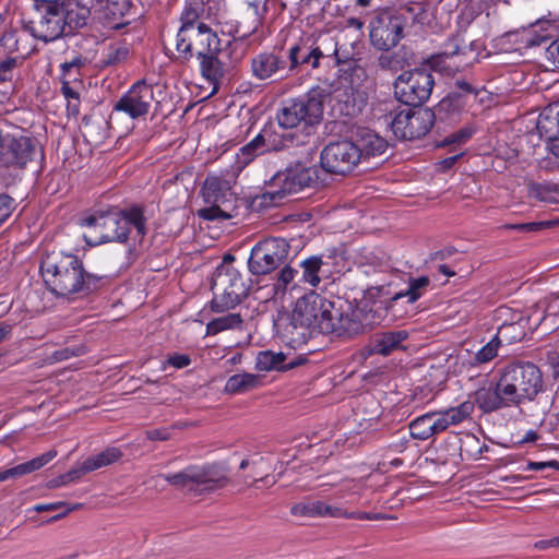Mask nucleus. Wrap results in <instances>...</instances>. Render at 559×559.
Returning a JSON list of instances; mask_svg holds the SVG:
<instances>
[{"mask_svg": "<svg viewBox=\"0 0 559 559\" xmlns=\"http://www.w3.org/2000/svg\"><path fill=\"white\" fill-rule=\"evenodd\" d=\"M542 386V372L534 364L515 362L501 370L495 386L477 390L475 400L484 413H491L534 400Z\"/></svg>", "mask_w": 559, "mask_h": 559, "instance_id": "nucleus-1", "label": "nucleus"}, {"mask_svg": "<svg viewBox=\"0 0 559 559\" xmlns=\"http://www.w3.org/2000/svg\"><path fill=\"white\" fill-rule=\"evenodd\" d=\"M40 271L49 289L62 297L96 290L104 277L86 273L76 255L61 251L47 253L41 259Z\"/></svg>", "mask_w": 559, "mask_h": 559, "instance_id": "nucleus-2", "label": "nucleus"}, {"mask_svg": "<svg viewBox=\"0 0 559 559\" xmlns=\"http://www.w3.org/2000/svg\"><path fill=\"white\" fill-rule=\"evenodd\" d=\"M333 302L322 296L310 293L297 299L290 321L285 326V336L293 345L306 343L313 332L330 334Z\"/></svg>", "mask_w": 559, "mask_h": 559, "instance_id": "nucleus-3", "label": "nucleus"}, {"mask_svg": "<svg viewBox=\"0 0 559 559\" xmlns=\"http://www.w3.org/2000/svg\"><path fill=\"white\" fill-rule=\"evenodd\" d=\"M82 224L91 229L90 236H85L90 245L110 241L123 242L128 239L131 225L136 229L139 236L143 237L146 233L143 211L139 206L96 213L85 217Z\"/></svg>", "mask_w": 559, "mask_h": 559, "instance_id": "nucleus-4", "label": "nucleus"}, {"mask_svg": "<svg viewBox=\"0 0 559 559\" xmlns=\"http://www.w3.org/2000/svg\"><path fill=\"white\" fill-rule=\"evenodd\" d=\"M152 102L153 87L144 81H138L116 102L108 120L95 119L84 123V136L95 144L104 142L108 136L107 129L112 124L116 115L123 112L132 119H139L148 114Z\"/></svg>", "mask_w": 559, "mask_h": 559, "instance_id": "nucleus-5", "label": "nucleus"}, {"mask_svg": "<svg viewBox=\"0 0 559 559\" xmlns=\"http://www.w3.org/2000/svg\"><path fill=\"white\" fill-rule=\"evenodd\" d=\"M326 95L325 90L317 86L302 97L285 100L276 115L278 124L284 129H293L302 122L308 126L319 123Z\"/></svg>", "mask_w": 559, "mask_h": 559, "instance_id": "nucleus-6", "label": "nucleus"}, {"mask_svg": "<svg viewBox=\"0 0 559 559\" xmlns=\"http://www.w3.org/2000/svg\"><path fill=\"white\" fill-rule=\"evenodd\" d=\"M318 168L307 167L301 163L276 173L265 186L263 199L272 205H278L283 199L297 193L318 181Z\"/></svg>", "mask_w": 559, "mask_h": 559, "instance_id": "nucleus-7", "label": "nucleus"}, {"mask_svg": "<svg viewBox=\"0 0 559 559\" xmlns=\"http://www.w3.org/2000/svg\"><path fill=\"white\" fill-rule=\"evenodd\" d=\"M171 486L194 495L210 493L229 483L228 477L214 466L191 465L175 473L160 475Z\"/></svg>", "mask_w": 559, "mask_h": 559, "instance_id": "nucleus-8", "label": "nucleus"}, {"mask_svg": "<svg viewBox=\"0 0 559 559\" xmlns=\"http://www.w3.org/2000/svg\"><path fill=\"white\" fill-rule=\"evenodd\" d=\"M249 288L248 281L231 263L222 265L213 280L216 292L211 302L212 310L223 312L235 308L247 297Z\"/></svg>", "mask_w": 559, "mask_h": 559, "instance_id": "nucleus-9", "label": "nucleus"}, {"mask_svg": "<svg viewBox=\"0 0 559 559\" xmlns=\"http://www.w3.org/2000/svg\"><path fill=\"white\" fill-rule=\"evenodd\" d=\"M218 46L219 38L205 23L181 24L177 33L176 49L186 60L192 57L201 59L209 53L218 52Z\"/></svg>", "mask_w": 559, "mask_h": 559, "instance_id": "nucleus-10", "label": "nucleus"}, {"mask_svg": "<svg viewBox=\"0 0 559 559\" xmlns=\"http://www.w3.org/2000/svg\"><path fill=\"white\" fill-rule=\"evenodd\" d=\"M58 3L52 0L36 2L34 11L23 19V28L34 38L44 43L53 41L66 35Z\"/></svg>", "mask_w": 559, "mask_h": 559, "instance_id": "nucleus-11", "label": "nucleus"}, {"mask_svg": "<svg viewBox=\"0 0 559 559\" xmlns=\"http://www.w3.org/2000/svg\"><path fill=\"white\" fill-rule=\"evenodd\" d=\"M435 80L427 69H414L401 73L394 82V95L408 106H421L431 95Z\"/></svg>", "mask_w": 559, "mask_h": 559, "instance_id": "nucleus-12", "label": "nucleus"}, {"mask_svg": "<svg viewBox=\"0 0 559 559\" xmlns=\"http://www.w3.org/2000/svg\"><path fill=\"white\" fill-rule=\"evenodd\" d=\"M289 245L283 238H266L253 246L248 269L253 275H266L282 265L289 253Z\"/></svg>", "mask_w": 559, "mask_h": 559, "instance_id": "nucleus-13", "label": "nucleus"}, {"mask_svg": "<svg viewBox=\"0 0 559 559\" xmlns=\"http://www.w3.org/2000/svg\"><path fill=\"white\" fill-rule=\"evenodd\" d=\"M405 21L399 11L384 9L370 22V40L379 50L388 51L395 47L402 38Z\"/></svg>", "mask_w": 559, "mask_h": 559, "instance_id": "nucleus-14", "label": "nucleus"}, {"mask_svg": "<svg viewBox=\"0 0 559 559\" xmlns=\"http://www.w3.org/2000/svg\"><path fill=\"white\" fill-rule=\"evenodd\" d=\"M360 152L354 141L341 140L331 142L320 154L321 167L330 174L346 175L360 163Z\"/></svg>", "mask_w": 559, "mask_h": 559, "instance_id": "nucleus-15", "label": "nucleus"}, {"mask_svg": "<svg viewBox=\"0 0 559 559\" xmlns=\"http://www.w3.org/2000/svg\"><path fill=\"white\" fill-rule=\"evenodd\" d=\"M380 322V316L371 308L368 309L367 305L353 309L349 313H338L337 310H332L333 330L330 334H335L342 337H354L362 334L372 329Z\"/></svg>", "mask_w": 559, "mask_h": 559, "instance_id": "nucleus-16", "label": "nucleus"}, {"mask_svg": "<svg viewBox=\"0 0 559 559\" xmlns=\"http://www.w3.org/2000/svg\"><path fill=\"white\" fill-rule=\"evenodd\" d=\"M473 60L472 43H466L464 36L455 35L445 44L443 51L431 57L430 66L440 72L451 74L468 66Z\"/></svg>", "mask_w": 559, "mask_h": 559, "instance_id": "nucleus-17", "label": "nucleus"}, {"mask_svg": "<svg viewBox=\"0 0 559 559\" xmlns=\"http://www.w3.org/2000/svg\"><path fill=\"white\" fill-rule=\"evenodd\" d=\"M433 120L435 114L427 108L402 110L393 118L391 129L401 140H415L430 131Z\"/></svg>", "mask_w": 559, "mask_h": 559, "instance_id": "nucleus-18", "label": "nucleus"}, {"mask_svg": "<svg viewBox=\"0 0 559 559\" xmlns=\"http://www.w3.org/2000/svg\"><path fill=\"white\" fill-rule=\"evenodd\" d=\"M94 14L99 23L110 29H120L135 19L130 0H97Z\"/></svg>", "mask_w": 559, "mask_h": 559, "instance_id": "nucleus-19", "label": "nucleus"}, {"mask_svg": "<svg viewBox=\"0 0 559 559\" xmlns=\"http://www.w3.org/2000/svg\"><path fill=\"white\" fill-rule=\"evenodd\" d=\"M37 153L36 142L28 136L7 139L0 151V163L5 167L24 168Z\"/></svg>", "mask_w": 559, "mask_h": 559, "instance_id": "nucleus-20", "label": "nucleus"}, {"mask_svg": "<svg viewBox=\"0 0 559 559\" xmlns=\"http://www.w3.org/2000/svg\"><path fill=\"white\" fill-rule=\"evenodd\" d=\"M496 319L503 320L495 335L501 345L521 341L525 335L522 317L519 313H513L510 308L500 307L496 311Z\"/></svg>", "mask_w": 559, "mask_h": 559, "instance_id": "nucleus-21", "label": "nucleus"}, {"mask_svg": "<svg viewBox=\"0 0 559 559\" xmlns=\"http://www.w3.org/2000/svg\"><path fill=\"white\" fill-rule=\"evenodd\" d=\"M58 13L62 17L66 35L71 34L74 29L86 25V21L91 15V9L82 4L79 0H59Z\"/></svg>", "mask_w": 559, "mask_h": 559, "instance_id": "nucleus-22", "label": "nucleus"}, {"mask_svg": "<svg viewBox=\"0 0 559 559\" xmlns=\"http://www.w3.org/2000/svg\"><path fill=\"white\" fill-rule=\"evenodd\" d=\"M287 58L292 72L305 64H310L312 69H317L320 66L321 58H323V52L310 39H305L288 49Z\"/></svg>", "mask_w": 559, "mask_h": 559, "instance_id": "nucleus-23", "label": "nucleus"}, {"mask_svg": "<svg viewBox=\"0 0 559 559\" xmlns=\"http://www.w3.org/2000/svg\"><path fill=\"white\" fill-rule=\"evenodd\" d=\"M285 67L286 60L275 52H261L251 59V73L261 81L271 79Z\"/></svg>", "mask_w": 559, "mask_h": 559, "instance_id": "nucleus-24", "label": "nucleus"}, {"mask_svg": "<svg viewBox=\"0 0 559 559\" xmlns=\"http://www.w3.org/2000/svg\"><path fill=\"white\" fill-rule=\"evenodd\" d=\"M537 131L540 138L550 143L559 142V102L548 105L539 114Z\"/></svg>", "mask_w": 559, "mask_h": 559, "instance_id": "nucleus-25", "label": "nucleus"}, {"mask_svg": "<svg viewBox=\"0 0 559 559\" xmlns=\"http://www.w3.org/2000/svg\"><path fill=\"white\" fill-rule=\"evenodd\" d=\"M407 338L408 332L405 330L377 333L370 342V352L388 356L392 352L403 348L402 343Z\"/></svg>", "mask_w": 559, "mask_h": 559, "instance_id": "nucleus-26", "label": "nucleus"}, {"mask_svg": "<svg viewBox=\"0 0 559 559\" xmlns=\"http://www.w3.org/2000/svg\"><path fill=\"white\" fill-rule=\"evenodd\" d=\"M360 151V162L370 157L382 156L388 148V141L371 130H362L354 142Z\"/></svg>", "mask_w": 559, "mask_h": 559, "instance_id": "nucleus-27", "label": "nucleus"}, {"mask_svg": "<svg viewBox=\"0 0 559 559\" xmlns=\"http://www.w3.org/2000/svg\"><path fill=\"white\" fill-rule=\"evenodd\" d=\"M227 56L218 46V52L201 58V72L212 83H217L229 71V64L224 59Z\"/></svg>", "mask_w": 559, "mask_h": 559, "instance_id": "nucleus-28", "label": "nucleus"}, {"mask_svg": "<svg viewBox=\"0 0 559 559\" xmlns=\"http://www.w3.org/2000/svg\"><path fill=\"white\" fill-rule=\"evenodd\" d=\"M57 451L50 450L40 456H37L28 462L19 464L14 467L0 471V483L9 480V479H16L19 477H22L24 475H27L34 471H37L41 468L44 465L49 463L53 457H56Z\"/></svg>", "mask_w": 559, "mask_h": 559, "instance_id": "nucleus-29", "label": "nucleus"}, {"mask_svg": "<svg viewBox=\"0 0 559 559\" xmlns=\"http://www.w3.org/2000/svg\"><path fill=\"white\" fill-rule=\"evenodd\" d=\"M264 134H258L252 141L243 145L237 154V169L241 170L249 163H251L258 155L269 151Z\"/></svg>", "mask_w": 559, "mask_h": 559, "instance_id": "nucleus-30", "label": "nucleus"}, {"mask_svg": "<svg viewBox=\"0 0 559 559\" xmlns=\"http://www.w3.org/2000/svg\"><path fill=\"white\" fill-rule=\"evenodd\" d=\"M261 385V378L253 373H238L228 378L225 384V392L241 394Z\"/></svg>", "mask_w": 559, "mask_h": 559, "instance_id": "nucleus-31", "label": "nucleus"}, {"mask_svg": "<svg viewBox=\"0 0 559 559\" xmlns=\"http://www.w3.org/2000/svg\"><path fill=\"white\" fill-rule=\"evenodd\" d=\"M214 17L215 15L212 13L210 5L204 7L200 1L190 0L180 19L182 24H199L204 23V21H211Z\"/></svg>", "mask_w": 559, "mask_h": 559, "instance_id": "nucleus-32", "label": "nucleus"}, {"mask_svg": "<svg viewBox=\"0 0 559 559\" xmlns=\"http://www.w3.org/2000/svg\"><path fill=\"white\" fill-rule=\"evenodd\" d=\"M286 356L283 353L272 350L260 352L255 359V369L260 371L286 370L288 367L284 365Z\"/></svg>", "mask_w": 559, "mask_h": 559, "instance_id": "nucleus-33", "label": "nucleus"}, {"mask_svg": "<svg viewBox=\"0 0 559 559\" xmlns=\"http://www.w3.org/2000/svg\"><path fill=\"white\" fill-rule=\"evenodd\" d=\"M433 417V414L427 413L414 419L409 424V432L412 438L417 440H427L435 436L436 431L432 423Z\"/></svg>", "mask_w": 559, "mask_h": 559, "instance_id": "nucleus-34", "label": "nucleus"}, {"mask_svg": "<svg viewBox=\"0 0 559 559\" xmlns=\"http://www.w3.org/2000/svg\"><path fill=\"white\" fill-rule=\"evenodd\" d=\"M121 456L122 452L118 448H107L103 452L87 457L85 460V469L96 471L119 461Z\"/></svg>", "mask_w": 559, "mask_h": 559, "instance_id": "nucleus-35", "label": "nucleus"}, {"mask_svg": "<svg viewBox=\"0 0 559 559\" xmlns=\"http://www.w3.org/2000/svg\"><path fill=\"white\" fill-rule=\"evenodd\" d=\"M242 318L239 313H228L226 316L213 319L206 324L207 334H217L228 329L240 328Z\"/></svg>", "mask_w": 559, "mask_h": 559, "instance_id": "nucleus-36", "label": "nucleus"}, {"mask_svg": "<svg viewBox=\"0 0 559 559\" xmlns=\"http://www.w3.org/2000/svg\"><path fill=\"white\" fill-rule=\"evenodd\" d=\"M323 265L322 259L320 257H310L306 259L301 263V267L304 270L302 277L304 281L308 284H310L312 287H317L321 278L319 276V273L321 271V267Z\"/></svg>", "mask_w": 559, "mask_h": 559, "instance_id": "nucleus-37", "label": "nucleus"}, {"mask_svg": "<svg viewBox=\"0 0 559 559\" xmlns=\"http://www.w3.org/2000/svg\"><path fill=\"white\" fill-rule=\"evenodd\" d=\"M267 0H247L248 15L251 19L249 32H255L262 24L267 12Z\"/></svg>", "mask_w": 559, "mask_h": 559, "instance_id": "nucleus-38", "label": "nucleus"}, {"mask_svg": "<svg viewBox=\"0 0 559 559\" xmlns=\"http://www.w3.org/2000/svg\"><path fill=\"white\" fill-rule=\"evenodd\" d=\"M429 283H430V280L428 276L413 278L409 282L408 289L405 292L395 294L394 297H392V300L395 301L400 298L407 297L408 302L414 304L416 300H418L420 298V296L423 295L424 290L427 288Z\"/></svg>", "mask_w": 559, "mask_h": 559, "instance_id": "nucleus-39", "label": "nucleus"}, {"mask_svg": "<svg viewBox=\"0 0 559 559\" xmlns=\"http://www.w3.org/2000/svg\"><path fill=\"white\" fill-rule=\"evenodd\" d=\"M61 93L67 100V110L70 116H78L80 112V91L76 85H71L69 81H62Z\"/></svg>", "mask_w": 559, "mask_h": 559, "instance_id": "nucleus-40", "label": "nucleus"}, {"mask_svg": "<svg viewBox=\"0 0 559 559\" xmlns=\"http://www.w3.org/2000/svg\"><path fill=\"white\" fill-rule=\"evenodd\" d=\"M475 405H477L476 400L474 402L465 401L461 403L459 406L451 407L449 409H445L444 412L449 416L450 423H452V425L454 426L461 424L466 418H468L474 412Z\"/></svg>", "mask_w": 559, "mask_h": 559, "instance_id": "nucleus-41", "label": "nucleus"}, {"mask_svg": "<svg viewBox=\"0 0 559 559\" xmlns=\"http://www.w3.org/2000/svg\"><path fill=\"white\" fill-rule=\"evenodd\" d=\"M350 92H345L346 98L344 99L347 116H355L361 110V106L365 104V93L349 87Z\"/></svg>", "mask_w": 559, "mask_h": 559, "instance_id": "nucleus-42", "label": "nucleus"}, {"mask_svg": "<svg viewBox=\"0 0 559 559\" xmlns=\"http://www.w3.org/2000/svg\"><path fill=\"white\" fill-rule=\"evenodd\" d=\"M22 64V59L17 57H8L0 61V84L12 82L16 70Z\"/></svg>", "mask_w": 559, "mask_h": 559, "instance_id": "nucleus-43", "label": "nucleus"}, {"mask_svg": "<svg viewBox=\"0 0 559 559\" xmlns=\"http://www.w3.org/2000/svg\"><path fill=\"white\" fill-rule=\"evenodd\" d=\"M557 192L556 186L554 185H542V183H530L528 185V197L531 199L540 202H551L552 194Z\"/></svg>", "mask_w": 559, "mask_h": 559, "instance_id": "nucleus-44", "label": "nucleus"}, {"mask_svg": "<svg viewBox=\"0 0 559 559\" xmlns=\"http://www.w3.org/2000/svg\"><path fill=\"white\" fill-rule=\"evenodd\" d=\"M312 516L344 518L346 510L340 507L326 504L320 500L312 501Z\"/></svg>", "mask_w": 559, "mask_h": 559, "instance_id": "nucleus-45", "label": "nucleus"}, {"mask_svg": "<svg viewBox=\"0 0 559 559\" xmlns=\"http://www.w3.org/2000/svg\"><path fill=\"white\" fill-rule=\"evenodd\" d=\"M221 188L222 181L218 178H206L201 190L204 201L206 203H217L219 200Z\"/></svg>", "mask_w": 559, "mask_h": 559, "instance_id": "nucleus-46", "label": "nucleus"}, {"mask_svg": "<svg viewBox=\"0 0 559 559\" xmlns=\"http://www.w3.org/2000/svg\"><path fill=\"white\" fill-rule=\"evenodd\" d=\"M500 346V342L493 336L490 342H488L476 353L475 361L477 364H486L491 361L498 355V349Z\"/></svg>", "mask_w": 559, "mask_h": 559, "instance_id": "nucleus-47", "label": "nucleus"}, {"mask_svg": "<svg viewBox=\"0 0 559 559\" xmlns=\"http://www.w3.org/2000/svg\"><path fill=\"white\" fill-rule=\"evenodd\" d=\"M296 273L297 271L288 265L284 266L280 271L276 283L274 284L275 296L284 295L288 285L293 282Z\"/></svg>", "mask_w": 559, "mask_h": 559, "instance_id": "nucleus-48", "label": "nucleus"}, {"mask_svg": "<svg viewBox=\"0 0 559 559\" xmlns=\"http://www.w3.org/2000/svg\"><path fill=\"white\" fill-rule=\"evenodd\" d=\"M79 507H80V504H75L73 507H69L66 502L58 501V502H53V503L36 504L34 507V511L40 513V512H46V511H56V510H59V509H64L61 513H59L56 516L51 518V521H56V520H59V519L66 516L69 512H71L72 510L78 509Z\"/></svg>", "mask_w": 559, "mask_h": 559, "instance_id": "nucleus-49", "label": "nucleus"}, {"mask_svg": "<svg viewBox=\"0 0 559 559\" xmlns=\"http://www.w3.org/2000/svg\"><path fill=\"white\" fill-rule=\"evenodd\" d=\"M0 45L9 52L21 51L17 32L15 29H9L3 32V34L0 37Z\"/></svg>", "mask_w": 559, "mask_h": 559, "instance_id": "nucleus-50", "label": "nucleus"}, {"mask_svg": "<svg viewBox=\"0 0 559 559\" xmlns=\"http://www.w3.org/2000/svg\"><path fill=\"white\" fill-rule=\"evenodd\" d=\"M211 204V206L198 211L199 217L207 221L228 219L233 217L231 214L229 215L224 212L216 203Z\"/></svg>", "mask_w": 559, "mask_h": 559, "instance_id": "nucleus-51", "label": "nucleus"}, {"mask_svg": "<svg viewBox=\"0 0 559 559\" xmlns=\"http://www.w3.org/2000/svg\"><path fill=\"white\" fill-rule=\"evenodd\" d=\"M550 222H532V223H521V224H506L502 226L506 230H518L521 233H534L542 230L545 227H548Z\"/></svg>", "mask_w": 559, "mask_h": 559, "instance_id": "nucleus-52", "label": "nucleus"}, {"mask_svg": "<svg viewBox=\"0 0 559 559\" xmlns=\"http://www.w3.org/2000/svg\"><path fill=\"white\" fill-rule=\"evenodd\" d=\"M474 133V130L471 127H464L459 131L448 135L442 141V145L450 144H462L465 143Z\"/></svg>", "mask_w": 559, "mask_h": 559, "instance_id": "nucleus-53", "label": "nucleus"}, {"mask_svg": "<svg viewBox=\"0 0 559 559\" xmlns=\"http://www.w3.org/2000/svg\"><path fill=\"white\" fill-rule=\"evenodd\" d=\"M85 353L84 346H75V347H66L59 350H56L52 355L53 359L57 361L67 360L71 357H78Z\"/></svg>", "mask_w": 559, "mask_h": 559, "instance_id": "nucleus-54", "label": "nucleus"}, {"mask_svg": "<svg viewBox=\"0 0 559 559\" xmlns=\"http://www.w3.org/2000/svg\"><path fill=\"white\" fill-rule=\"evenodd\" d=\"M430 414L435 415L432 423L436 435L447 430L450 426H453L452 423H450L449 416L444 411L431 412Z\"/></svg>", "mask_w": 559, "mask_h": 559, "instance_id": "nucleus-55", "label": "nucleus"}, {"mask_svg": "<svg viewBox=\"0 0 559 559\" xmlns=\"http://www.w3.org/2000/svg\"><path fill=\"white\" fill-rule=\"evenodd\" d=\"M251 19L252 17H249V15H248V11L245 10L240 20L237 22V26L235 29V33L239 38H246L249 35L254 33V32H249Z\"/></svg>", "mask_w": 559, "mask_h": 559, "instance_id": "nucleus-56", "label": "nucleus"}, {"mask_svg": "<svg viewBox=\"0 0 559 559\" xmlns=\"http://www.w3.org/2000/svg\"><path fill=\"white\" fill-rule=\"evenodd\" d=\"M190 362V357L183 354H175L167 358V364L178 369L189 366Z\"/></svg>", "mask_w": 559, "mask_h": 559, "instance_id": "nucleus-57", "label": "nucleus"}, {"mask_svg": "<svg viewBox=\"0 0 559 559\" xmlns=\"http://www.w3.org/2000/svg\"><path fill=\"white\" fill-rule=\"evenodd\" d=\"M546 56L555 67L559 68V38L548 46Z\"/></svg>", "mask_w": 559, "mask_h": 559, "instance_id": "nucleus-58", "label": "nucleus"}, {"mask_svg": "<svg viewBox=\"0 0 559 559\" xmlns=\"http://www.w3.org/2000/svg\"><path fill=\"white\" fill-rule=\"evenodd\" d=\"M90 469H85V461L81 463L80 465L73 467L69 472L66 473V479L70 480V483H73L81 478L83 475L90 473Z\"/></svg>", "mask_w": 559, "mask_h": 559, "instance_id": "nucleus-59", "label": "nucleus"}, {"mask_svg": "<svg viewBox=\"0 0 559 559\" xmlns=\"http://www.w3.org/2000/svg\"><path fill=\"white\" fill-rule=\"evenodd\" d=\"M546 467H551L559 471V461L552 460L548 462H528L526 469L527 471H542Z\"/></svg>", "mask_w": 559, "mask_h": 559, "instance_id": "nucleus-60", "label": "nucleus"}, {"mask_svg": "<svg viewBox=\"0 0 559 559\" xmlns=\"http://www.w3.org/2000/svg\"><path fill=\"white\" fill-rule=\"evenodd\" d=\"M312 501L305 503H297L292 507V513L294 515L312 516Z\"/></svg>", "mask_w": 559, "mask_h": 559, "instance_id": "nucleus-61", "label": "nucleus"}, {"mask_svg": "<svg viewBox=\"0 0 559 559\" xmlns=\"http://www.w3.org/2000/svg\"><path fill=\"white\" fill-rule=\"evenodd\" d=\"M83 64V59L81 57H75L70 62H64L61 66L63 75H70L73 69H79Z\"/></svg>", "mask_w": 559, "mask_h": 559, "instance_id": "nucleus-62", "label": "nucleus"}, {"mask_svg": "<svg viewBox=\"0 0 559 559\" xmlns=\"http://www.w3.org/2000/svg\"><path fill=\"white\" fill-rule=\"evenodd\" d=\"M146 436L150 440H168L170 435L166 429H153L146 432Z\"/></svg>", "mask_w": 559, "mask_h": 559, "instance_id": "nucleus-63", "label": "nucleus"}, {"mask_svg": "<svg viewBox=\"0 0 559 559\" xmlns=\"http://www.w3.org/2000/svg\"><path fill=\"white\" fill-rule=\"evenodd\" d=\"M129 53V50L124 47H121V48H118L116 49V51L114 53H110L108 56V62L109 63H117V62H120L121 60H124L127 58Z\"/></svg>", "mask_w": 559, "mask_h": 559, "instance_id": "nucleus-64", "label": "nucleus"}]
</instances>
